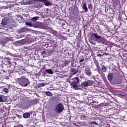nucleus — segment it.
I'll use <instances>...</instances> for the list:
<instances>
[{"label":"nucleus","mask_w":127,"mask_h":127,"mask_svg":"<svg viewBox=\"0 0 127 127\" xmlns=\"http://www.w3.org/2000/svg\"><path fill=\"white\" fill-rule=\"evenodd\" d=\"M92 85H93V81L87 80L82 82L81 85H79V87L80 88H87V87H89V86H92Z\"/></svg>","instance_id":"5"},{"label":"nucleus","mask_w":127,"mask_h":127,"mask_svg":"<svg viewBox=\"0 0 127 127\" xmlns=\"http://www.w3.org/2000/svg\"><path fill=\"white\" fill-rule=\"evenodd\" d=\"M64 110V106L62 103H60L57 105L56 108L55 109V112L57 114H61L62 112H63Z\"/></svg>","instance_id":"6"},{"label":"nucleus","mask_w":127,"mask_h":127,"mask_svg":"<svg viewBox=\"0 0 127 127\" xmlns=\"http://www.w3.org/2000/svg\"><path fill=\"white\" fill-rule=\"evenodd\" d=\"M69 63H70V61H69L68 60H64V66H67L68 64H69Z\"/></svg>","instance_id":"23"},{"label":"nucleus","mask_w":127,"mask_h":127,"mask_svg":"<svg viewBox=\"0 0 127 127\" xmlns=\"http://www.w3.org/2000/svg\"><path fill=\"white\" fill-rule=\"evenodd\" d=\"M7 101V97L3 95H0V103H4Z\"/></svg>","instance_id":"11"},{"label":"nucleus","mask_w":127,"mask_h":127,"mask_svg":"<svg viewBox=\"0 0 127 127\" xmlns=\"http://www.w3.org/2000/svg\"><path fill=\"white\" fill-rule=\"evenodd\" d=\"M82 8L83 9V10H85V12H88L89 9H88V7H87V4L86 3V2H82Z\"/></svg>","instance_id":"10"},{"label":"nucleus","mask_w":127,"mask_h":127,"mask_svg":"<svg viewBox=\"0 0 127 127\" xmlns=\"http://www.w3.org/2000/svg\"><path fill=\"white\" fill-rule=\"evenodd\" d=\"M46 96H48V97H51L52 96V93L47 91L45 92Z\"/></svg>","instance_id":"24"},{"label":"nucleus","mask_w":127,"mask_h":127,"mask_svg":"<svg viewBox=\"0 0 127 127\" xmlns=\"http://www.w3.org/2000/svg\"><path fill=\"white\" fill-rule=\"evenodd\" d=\"M10 53V52H7V54L8 55H9Z\"/></svg>","instance_id":"42"},{"label":"nucleus","mask_w":127,"mask_h":127,"mask_svg":"<svg viewBox=\"0 0 127 127\" xmlns=\"http://www.w3.org/2000/svg\"><path fill=\"white\" fill-rule=\"evenodd\" d=\"M114 77V74L113 73H110L108 75V79L110 83L112 85H116V84H121V81L118 80L117 78H115L114 81H113V78Z\"/></svg>","instance_id":"4"},{"label":"nucleus","mask_w":127,"mask_h":127,"mask_svg":"<svg viewBox=\"0 0 127 127\" xmlns=\"http://www.w3.org/2000/svg\"><path fill=\"white\" fill-rule=\"evenodd\" d=\"M2 71L3 72H4L5 73H7V69H2Z\"/></svg>","instance_id":"35"},{"label":"nucleus","mask_w":127,"mask_h":127,"mask_svg":"<svg viewBox=\"0 0 127 127\" xmlns=\"http://www.w3.org/2000/svg\"><path fill=\"white\" fill-rule=\"evenodd\" d=\"M43 2L46 6H49V5H52V3L51 2H49L48 0H45Z\"/></svg>","instance_id":"17"},{"label":"nucleus","mask_w":127,"mask_h":127,"mask_svg":"<svg viewBox=\"0 0 127 127\" xmlns=\"http://www.w3.org/2000/svg\"><path fill=\"white\" fill-rule=\"evenodd\" d=\"M50 61L52 62H54V60L52 59V60H50Z\"/></svg>","instance_id":"43"},{"label":"nucleus","mask_w":127,"mask_h":127,"mask_svg":"<svg viewBox=\"0 0 127 127\" xmlns=\"http://www.w3.org/2000/svg\"><path fill=\"white\" fill-rule=\"evenodd\" d=\"M101 68L102 72H107V69H108V67H107V66H105V65H102Z\"/></svg>","instance_id":"22"},{"label":"nucleus","mask_w":127,"mask_h":127,"mask_svg":"<svg viewBox=\"0 0 127 127\" xmlns=\"http://www.w3.org/2000/svg\"><path fill=\"white\" fill-rule=\"evenodd\" d=\"M36 28H41V29H46L45 24L42 22H38L35 25Z\"/></svg>","instance_id":"8"},{"label":"nucleus","mask_w":127,"mask_h":127,"mask_svg":"<svg viewBox=\"0 0 127 127\" xmlns=\"http://www.w3.org/2000/svg\"><path fill=\"white\" fill-rule=\"evenodd\" d=\"M1 24H2V25H6V24H7V20L6 18H4L2 19Z\"/></svg>","instance_id":"18"},{"label":"nucleus","mask_w":127,"mask_h":127,"mask_svg":"<svg viewBox=\"0 0 127 127\" xmlns=\"http://www.w3.org/2000/svg\"><path fill=\"white\" fill-rule=\"evenodd\" d=\"M16 127H23L22 126V125H18Z\"/></svg>","instance_id":"40"},{"label":"nucleus","mask_w":127,"mask_h":127,"mask_svg":"<svg viewBox=\"0 0 127 127\" xmlns=\"http://www.w3.org/2000/svg\"><path fill=\"white\" fill-rule=\"evenodd\" d=\"M105 55V56H107V55H109V53H103V56Z\"/></svg>","instance_id":"36"},{"label":"nucleus","mask_w":127,"mask_h":127,"mask_svg":"<svg viewBox=\"0 0 127 127\" xmlns=\"http://www.w3.org/2000/svg\"><path fill=\"white\" fill-rule=\"evenodd\" d=\"M26 25H28L29 26H32V23L31 22H26L25 23Z\"/></svg>","instance_id":"28"},{"label":"nucleus","mask_w":127,"mask_h":127,"mask_svg":"<svg viewBox=\"0 0 127 127\" xmlns=\"http://www.w3.org/2000/svg\"><path fill=\"white\" fill-rule=\"evenodd\" d=\"M43 61H44V60H43Z\"/></svg>","instance_id":"47"},{"label":"nucleus","mask_w":127,"mask_h":127,"mask_svg":"<svg viewBox=\"0 0 127 127\" xmlns=\"http://www.w3.org/2000/svg\"><path fill=\"white\" fill-rule=\"evenodd\" d=\"M95 65L98 69L100 68V65L99 64V62H98V61L96 62Z\"/></svg>","instance_id":"30"},{"label":"nucleus","mask_w":127,"mask_h":127,"mask_svg":"<svg viewBox=\"0 0 127 127\" xmlns=\"http://www.w3.org/2000/svg\"><path fill=\"white\" fill-rule=\"evenodd\" d=\"M5 79H6L7 80H8V79H9V77L7 76L5 77Z\"/></svg>","instance_id":"41"},{"label":"nucleus","mask_w":127,"mask_h":127,"mask_svg":"<svg viewBox=\"0 0 127 127\" xmlns=\"http://www.w3.org/2000/svg\"><path fill=\"white\" fill-rule=\"evenodd\" d=\"M88 7L89 9L92 10L93 8V6L92 5V4H88Z\"/></svg>","instance_id":"29"},{"label":"nucleus","mask_w":127,"mask_h":127,"mask_svg":"<svg viewBox=\"0 0 127 127\" xmlns=\"http://www.w3.org/2000/svg\"><path fill=\"white\" fill-rule=\"evenodd\" d=\"M92 36L96 39V41L97 43H102V44H106L107 42V39L105 38L101 37V36L98 35L95 33H92Z\"/></svg>","instance_id":"2"},{"label":"nucleus","mask_w":127,"mask_h":127,"mask_svg":"<svg viewBox=\"0 0 127 127\" xmlns=\"http://www.w3.org/2000/svg\"><path fill=\"white\" fill-rule=\"evenodd\" d=\"M70 14L74 16H78L79 15V9L77 7L75 8V10L72 12Z\"/></svg>","instance_id":"12"},{"label":"nucleus","mask_w":127,"mask_h":127,"mask_svg":"<svg viewBox=\"0 0 127 127\" xmlns=\"http://www.w3.org/2000/svg\"><path fill=\"white\" fill-rule=\"evenodd\" d=\"M41 55L42 56H46V55H47V53H46V51H42L41 52Z\"/></svg>","instance_id":"25"},{"label":"nucleus","mask_w":127,"mask_h":127,"mask_svg":"<svg viewBox=\"0 0 127 127\" xmlns=\"http://www.w3.org/2000/svg\"><path fill=\"white\" fill-rule=\"evenodd\" d=\"M12 66V65H9V66H6V67L7 68V72H8V73L9 74H11V73L13 72V69L11 68V67Z\"/></svg>","instance_id":"13"},{"label":"nucleus","mask_w":127,"mask_h":127,"mask_svg":"<svg viewBox=\"0 0 127 127\" xmlns=\"http://www.w3.org/2000/svg\"><path fill=\"white\" fill-rule=\"evenodd\" d=\"M11 61V60L10 59L6 58L5 59L4 63H5V64H6L7 65H10V64H11V62H10Z\"/></svg>","instance_id":"15"},{"label":"nucleus","mask_w":127,"mask_h":127,"mask_svg":"<svg viewBox=\"0 0 127 127\" xmlns=\"http://www.w3.org/2000/svg\"><path fill=\"white\" fill-rule=\"evenodd\" d=\"M45 85H46L45 83H38L36 86V88L37 89H39V88H41V87H44Z\"/></svg>","instance_id":"19"},{"label":"nucleus","mask_w":127,"mask_h":127,"mask_svg":"<svg viewBox=\"0 0 127 127\" xmlns=\"http://www.w3.org/2000/svg\"><path fill=\"white\" fill-rule=\"evenodd\" d=\"M18 118H19V119H20V118H21V116L18 115Z\"/></svg>","instance_id":"44"},{"label":"nucleus","mask_w":127,"mask_h":127,"mask_svg":"<svg viewBox=\"0 0 127 127\" xmlns=\"http://www.w3.org/2000/svg\"><path fill=\"white\" fill-rule=\"evenodd\" d=\"M114 1L115 2V3H118V2H119V0H114Z\"/></svg>","instance_id":"38"},{"label":"nucleus","mask_w":127,"mask_h":127,"mask_svg":"<svg viewBox=\"0 0 127 127\" xmlns=\"http://www.w3.org/2000/svg\"><path fill=\"white\" fill-rule=\"evenodd\" d=\"M5 40L6 41V42H7L9 41V39H8V38H5Z\"/></svg>","instance_id":"37"},{"label":"nucleus","mask_w":127,"mask_h":127,"mask_svg":"<svg viewBox=\"0 0 127 127\" xmlns=\"http://www.w3.org/2000/svg\"><path fill=\"white\" fill-rule=\"evenodd\" d=\"M84 73H85V75L88 77H92L93 76V72H92L90 67L88 66L85 68L84 70Z\"/></svg>","instance_id":"9"},{"label":"nucleus","mask_w":127,"mask_h":127,"mask_svg":"<svg viewBox=\"0 0 127 127\" xmlns=\"http://www.w3.org/2000/svg\"><path fill=\"white\" fill-rule=\"evenodd\" d=\"M38 18H39V17H34L32 18V20H33V21H36Z\"/></svg>","instance_id":"27"},{"label":"nucleus","mask_w":127,"mask_h":127,"mask_svg":"<svg viewBox=\"0 0 127 127\" xmlns=\"http://www.w3.org/2000/svg\"><path fill=\"white\" fill-rule=\"evenodd\" d=\"M79 81L80 78L79 77H75L72 79V81L71 82L70 85L74 90H81V88H79V86H78Z\"/></svg>","instance_id":"3"},{"label":"nucleus","mask_w":127,"mask_h":127,"mask_svg":"<svg viewBox=\"0 0 127 127\" xmlns=\"http://www.w3.org/2000/svg\"><path fill=\"white\" fill-rule=\"evenodd\" d=\"M10 56H13V54H11V53H10V54H9Z\"/></svg>","instance_id":"39"},{"label":"nucleus","mask_w":127,"mask_h":127,"mask_svg":"<svg viewBox=\"0 0 127 127\" xmlns=\"http://www.w3.org/2000/svg\"><path fill=\"white\" fill-rule=\"evenodd\" d=\"M23 117L24 119H28V118H30V114L28 112H26L23 114Z\"/></svg>","instance_id":"20"},{"label":"nucleus","mask_w":127,"mask_h":127,"mask_svg":"<svg viewBox=\"0 0 127 127\" xmlns=\"http://www.w3.org/2000/svg\"><path fill=\"white\" fill-rule=\"evenodd\" d=\"M84 60H85V59H81V60H79V63H81V62H84Z\"/></svg>","instance_id":"33"},{"label":"nucleus","mask_w":127,"mask_h":127,"mask_svg":"<svg viewBox=\"0 0 127 127\" xmlns=\"http://www.w3.org/2000/svg\"><path fill=\"white\" fill-rule=\"evenodd\" d=\"M81 72H82V70L80 69V68H75V67H71L70 69V72L73 75H76L77 73H79L80 74Z\"/></svg>","instance_id":"7"},{"label":"nucleus","mask_w":127,"mask_h":127,"mask_svg":"<svg viewBox=\"0 0 127 127\" xmlns=\"http://www.w3.org/2000/svg\"><path fill=\"white\" fill-rule=\"evenodd\" d=\"M28 30V28L24 27L23 28H21L19 30V32L20 33L26 32V31H27Z\"/></svg>","instance_id":"16"},{"label":"nucleus","mask_w":127,"mask_h":127,"mask_svg":"<svg viewBox=\"0 0 127 127\" xmlns=\"http://www.w3.org/2000/svg\"><path fill=\"white\" fill-rule=\"evenodd\" d=\"M35 1H40V2H44L45 0H34Z\"/></svg>","instance_id":"32"},{"label":"nucleus","mask_w":127,"mask_h":127,"mask_svg":"<svg viewBox=\"0 0 127 127\" xmlns=\"http://www.w3.org/2000/svg\"><path fill=\"white\" fill-rule=\"evenodd\" d=\"M62 25H65V24L63 23V24H62Z\"/></svg>","instance_id":"46"},{"label":"nucleus","mask_w":127,"mask_h":127,"mask_svg":"<svg viewBox=\"0 0 127 127\" xmlns=\"http://www.w3.org/2000/svg\"><path fill=\"white\" fill-rule=\"evenodd\" d=\"M93 103H95V101H93Z\"/></svg>","instance_id":"48"},{"label":"nucleus","mask_w":127,"mask_h":127,"mask_svg":"<svg viewBox=\"0 0 127 127\" xmlns=\"http://www.w3.org/2000/svg\"><path fill=\"white\" fill-rule=\"evenodd\" d=\"M16 82L18 83V85L23 88L28 87L30 85V81H29L28 78L25 77V76H22L20 78H16Z\"/></svg>","instance_id":"1"},{"label":"nucleus","mask_w":127,"mask_h":127,"mask_svg":"<svg viewBox=\"0 0 127 127\" xmlns=\"http://www.w3.org/2000/svg\"><path fill=\"white\" fill-rule=\"evenodd\" d=\"M0 44L2 45V46H5V44H6V42L4 41H1L0 42Z\"/></svg>","instance_id":"26"},{"label":"nucleus","mask_w":127,"mask_h":127,"mask_svg":"<svg viewBox=\"0 0 127 127\" xmlns=\"http://www.w3.org/2000/svg\"><path fill=\"white\" fill-rule=\"evenodd\" d=\"M89 124H90V125H98V123H96V121L90 122Z\"/></svg>","instance_id":"31"},{"label":"nucleus","mask_w":127,"mask_h":127,"mask_svg":"<svg viewBox=\"0 0 127 127\" xmlns=\"http://www.w3.org/2000/svg\"><path fill=\"white\" fill-rule=\"evenodd\" d=\"M45 72L48 73V74H50V75H53V70H52L51 69H46Z\"/></svg>","instance_id":"21"},{"label":"nucleus","mask_w":127,"mask_h":127,"mask_svg":"<svg viewBox=\"0 0 127 127\" xmlns=\"http://www.w3.org/2000/svg\"><path fill=\"white\" fill-rule=\"evenodd\" d=\"M97 56H98V57H103L104 56L103 54H98L97 55Z\"/></svg>","instance_id":"34"},{"label":"nucleus","mask_w":127,"mask_h":127,"mask_svg":"<svg viewBox=\"0 0 127 127\" xmlns=\"http://www.w3.org/2000/svg\"><path fill=\"white\" fill-rule=\"evenodd\" d=\"M122 97H126V95H122Z\"/></svg>","instance_id":"45"},{"label":"nucleus","mask_w":127,"mask_h":127,"mask_svg":"<svg viewBox=\"0 0 127 127\" xmlns=\"http://www.w3.org/2000/svg\"><path fill=\"white\" fill-rule=\"evenodd\" d=\"M11 87V85L9 84L7 87H3L2 88V91L4 92V93H6V94H7L9 92V88Z\"/></svg>","instance_id":"14"}]
</instances>
